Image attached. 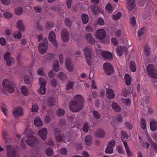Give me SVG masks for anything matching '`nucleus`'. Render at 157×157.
Instances as JSON below:
<instances>
[{
	"instance_id": "f257e3e1",
	"label": "nucleus",
	"mask_w": 157,
	"mask_h": 157,
	"mask_svg": "<svg viewBox=\"0 0 157 157\" xmlns=\"http://www.w3.org/2000/svg\"><path fill=\"white\" fill-rule=\"evenodd\" d=\"M74 100H72L69 103L70 110L76 112L81 110L84 107L83 98L80 94H77L74 97Z\"/></svg>"
},
{
	"instance_id": "f03ea898",
	"label": "nucleus",
	"mask_w": 157,
	"mask_h": 157,
	"mask_svg": "<svg viewBox=\"0 0 157 157\" xmlns=\"http://www.w3.org/2000/svg\"><path fill=\"white\" fill-rule=\"evenodd\" d=\"M26 131L27 130L25 131L27 139L25 141L26 143L32 147H34L35 145L38 144L39 141L35 137L33 136V132L29 131L28 133H27Z\"/></svg>"
},
{
	"instance_id": "7ed1b4c3",
	"label": "nucleus",
	"mask_w": 157,
	"mask_h": 157,
	"mask_svg": "<svg viewBox=\"0 0 157 157\" xmlns=\"http://www.w3.org/2000/svg\"><path fill=\"white\" fill-rule=\"evenodd\" d=\"M147 72L149 77L151 78H157V70L153 64H149L147 67Z\"/></svg>"
},
{
	"instance_id": "20e7f679",
	"label": "nucleus",
	"mask_w": 157,
	"mask_h": 157,
	"mask_svg": "<svg viewBox=\"0 0 157 157\" xmlns=\"http://www.w3.org/2000/svg\"><path fill=\"white\" fill-rule=\"evenodd\" d=\"M83 51L86 57V63L89 66H90L91 64V53L92 51V49L90 47L86 46L85 48Z\"/></svg>"
},
{
	"instance_id": "39448f33",
	"label": "nucleus",
	"mask_w": 157,
	"mask_h": 157,
	"mask_svg": "<svg viewBox=\"0 0 157 157\" xmlns=\"http://www.w3.org/2000/svg\"><path fill=\"white\" fill-rule=\"evenodd\" d=\"M2 84L4 87L7 88L10 93L13 92V83L12 82L9 81L7 79H5L2 82Z\"/></svg>"
},
{
	"instance_id": "423d86ee",
	"label": "nucleus",
	"mask_w": 157,
	"mask_h": 157,
	"mask_svg": "<svg viewBox=\"0 0 157 157\" xmlns=\"http://www.w3.org/2000/svg\"><path fill=\"white\" fill-rule=\"evenodd\" d=\"M103 68L105 73L108 75H111L113 72V67L109 63H105L103 65Z\"/></svg>"
},
{
	"instance_id": "0eeeda50",
	"label": "nucleus",
	"mask_w": 157,
	"mask_h": 157,
	"mask_svg": "<svg viewBox=\"0 0 157 157\" xmlns=\"http://www.w3.org/2000/svg\"><path fill=\"white\" fill-rule=\"evenodd\" d=\"M47 40L46 38L44 39V42L40 43L38 46V50L40 53L43 54L46 52L47 49Z\"/></svg>"
},
{
	"instance_id": "6e6552de",
	"label": "nucleus",
	"mask_w": 157,
	"mask_h": 157,
	"mask_svg": "<svg viewBox=\"0 0 157 157\" xmlns=\"http://www.w3.org/2000/svg\"><path fill=\"white\" fill-rule=\"evenodd\" d=\"M4 57L6 61V64L9 66H11L14 61V59L11 56V54L10 52H7L5 53Z\"/></svg>"
},
{
	"instance_id": "1a4fd4ad",
	"label": "nucleus",
	"mask_w": 157,
	"mask_h": 157,
	"mask_svg": "<svg viewBox=\"0 0 157 157\" xmlns=\"http://www.w3.org/2000/svg\"><path fill=\"white\" fill-rule=\"evenodd\" d=\"M61 36L62 40L65 42L68 41L70 38V35L68 31L66 29H63L61 32Z\"/></svg>"
},
{
	"instance_id": "9d476101",
	"label": "nucleus",
	"mask_w": 157,
	"mask_h": 157,
	"mask_svg": "<svg viewBox=\"0 0 157 157\" xmlns=\"http://www.w3.org/2000/svg\"><path fill=\"white\" fill-rule=\"evenodd\" d=\"M95 35L97 39L100 40H102L104 39L105 36V32L103 29H98L96 31Z\"/></svg>"
},
{
	"instance_id": "9b49d317",
	"label": "nucleus",
	"mask_w": 157,
	"mask_h": 157,
	"mask_svg": "<svg viewBox=\"0 0 157 157\" xmlns=\"http://www.w3.org/2000/svg\"><path fill=\"white\" fill-rule=\"evenodd\" d=\"M56 35L53 31L50 32V41L53 45L57 48L58 46V42L56 40Z\"/></svg>"
},
{
	"instance_id": "f8f14e48",
	"label": "nucleus",
	"mask_w": 157,
	"mask_h": 157,
	"mask_svg": "<svg viewBox=\"0 0 157 157\" xmlns=\"http://www.w3.org/2000/svg\"><path fill=\"white\" fill-rule=\"evenodd\" d=\"M23 114V109L20 106H18L14 108L13 111V115L14 116L17 117L21 116Z\"/></svg>"
},
{
	"instance_id": "ddd939ff",
	"label": "nucleus",
	"mask_w": 157,
	"mask_h": 157,
	"mask_svg": "<svg viewBox=\"0 0 157 157\" xmlns=\"http://www.w3.org/2000/svg\"><path fill=\"white\" fill-rule=\"evenodd\" d=\"M7 155L8 157H16L17 152L9 146L7 147Z\"/></svg>"
},
{
	"instance_id": "4468645a",
	"label": "nucleus",
	"mask_w": 157,
	"mask_h": 157,
	"mask_svg": "<svg viewBox=\"0 0 157 157\" xmlns=\"http://www.w3.org/2000/svg\"><path fill=\"white\" fill-rule=\"evenodd\" d=\"M105 131L101 128L97 129L94 132V135L96 137L102 138L105 136Z\"/></svg>"
},
{
	"instance_id": "2eb2a0df",
	"label": "nucleus",
	"mask_w": 157,
	"mask_h": 157,
	"mask_svg": "<svg viewBox=\"0 0 157 157\" xmlns=\"http://www.w3.org/2000/svg\"><path fill=\"white\" fill-rule=\"evenodd\" d=\"M47 134V131L46 128H44L40 130L38 132L39 136L44 140H45Z\"/></svg>"
},
{
	"instance_id": "dca6fc26",
	"label": "nucleus",
	"mask_w": 157,
	"mask_h": 157,
	"mask_svg": "<svg viewBox=\"0 0 157 157\" xmlns=\"http://www.w3.org/2000/svg\"><path fill=\"white\" fill-rule=\"evenodd\" d=\"M116 51L117 55L119 56H121L122 55L123 52H126L127 49L124 46L122 47L121 46H118L116 49Z\"/></svg>"
},
{
	"instance_id": "f3484780",
	"label": "nucleus",
	"mask_w": 157,
	"mask_h": 157,
	"mask_svg": "<svg viewBox=\"0 0 157 157\" xmlns=\"http://www.w3.org/2000/svg\"><path fill=\"white\" fill-rule=\"evenodd\" d=\"M101 56L104 59L107 60H111L113 58L112 54L109 52H103Z\"/></svg>"
},
{
	"instance_id": "a211bd4d",
	"label": "nucleus",
	"mask_w": 157,
	"mask_h": 157,
	"mask_svg": "<svg viewBox=\"0 0 157 157\" xmlns=\"http://www.w3.org/2000/svg\"><path fill=\"white\" fill-rule=\"evenodd\" d=\"M55 133L56 134V140L58 142H59L63 140L62 136L60 135H57L60 133H61V131L59 129L56 128L55 130Z\"/></svg>"
},
{
	"instance_id": "6ab92c4d",
	"label": "nucleus",
	"mask_w": 157,
	"mask_h": 157,
	"mask_svg": "<svg viewBox=\"0 0 157 157\" xmlns=\"http://www.w3.org/2000/svg\"><path fill=\"white\" fill-rule=\"evenodd\" d=\"M65 64L68 71L70 72H72L73 70V67L71 60L70 59H67L65 61Z\"/></svg>"
},
{
	"instance_id": "aec40b11",
	"label": "nucleus",
	"mask_w": 157,
	"mask_h": 157,
	"mask_svg": "<svg viewBox=\"0 0 157 157\" xmlns=\"http://www.w3.org/2000/svg\"><path fill=\"white\" fill-rule=\"evenodd\" d=\"M127 7L129 11L132 10L135 6V0H127Z\"/></svg>"
},
{
	"instance_id": "412c9836",
	"label": "nucleus",
	"mask_w": 157,
	"mask_h": 157,
	"mask_svg": "<svg viewBox=\"0 0 157 157\" xmlns=\"http://www.w3.org/2000/svg\"><path fill=\"white\" fill-rule=\"evenodd\" d=\"M85 37L88 42L90 44H93L95 42L94 39L93 38L90 33L86 34L85 35Z\"/></svg>"
},
{
	"instance_id": "4be33fe9",
	"label": "nucleus",
	"mask_w": 157,
	"mask_h": 157,
	"mask_svg": "<svg viewBox=\"0 0 157 157\" xmlns=\"http://www.w3.org/2000/svg\"><path fill=\"white\" fill-rule=\"evenodd\" d=\"M112 107L113 110L117 112H120L121 108L119 104L114 102H113L112 104Z\"/></svg>"
},
{
	"instance_id": "5701e85b",
	"label": "nucleus",
	"mask_w": 157,
	"mask_h": 157,
	"mask_svg": "<svg viewBox=\"0 0 157 157\" xmlns=\"http://www.w3.org/2000/svg\"><path fill=\"white\" fill-rule=\"evenodd\" d=\"M115 94L113 90L111 89L107 90L106 96L109 99H113L115 97Z\"/></svg>"
},
{
	"instance_id": "b1692460",
	"label": "nucleus",
	"mask_w": 157,
	"mask_h": 157,
	"mask_svg": "<svg viewBox=\"0 0 157 157\" xmlns=\"http://www.w3.org/2000/svg\"><path fill=\"white\" fill-rule=\"evenodd\" d=\"M17 29L20 31H24L25 30L23 23L22 21L19 20L17 23Z\"/></svg>"
},
{
	"instance_id": "393cba45",
	"label": "nucleus",
	"mask_w": 157,
	"mask_h": 157,
	"mask_svg": "<svg viewBox=\"0 0 157 157\" xmlns=\"http://www.w3.org/2000/svg\"><path fill=\"white\" fill-rule=\"evenodd\" d=\"M150 126L152 131H155L157 129V122L156 121H151Z\"/></svg>"
},
{
	"instance_id": "a878e982",
	"label": "nucleus",
	"mask_w": 157,
	"mask_h": 157,
	"mask_svg": "<svg viewBox=\"0 0 157 157\" xmlns=\"http://www.w3.org/2000/svg\"><path fill=\"white\" fill-rule=\"evenodd\" d=\"M124 78L126 85L128 86H129L131 84L132 81L130 75L128 74H125Z\"/></svg>"
},
{
	"instance_id": "bb28decb",
	"label": "nucleus",
	"mask_w": 157,
	"mask_h": 157,
	"mask_svg": "<svg viewBox=\"0 0 157 157\" xmlns=\"http://www.w3.org/2000/svg\"><path fill=\"white\" fill-rule=\"evenodd\" d=\"M53 69L54 71L58 72L59 70V62L58 60H56L53 64Z\"/></svg>"
},
{
	"instance_id": "cd10ccee",
	"label": "nucleus",
	"mask_w": 157,
	"mask_h": 157,
	"mask_svg": "<svg viewBox=\"0 0 157 157\" xmlns=\"http://www.w3.org/2000/svg\"><path fill=\"white\" fill-rule=\"evenodd\" d=\"M144 52L145 54L147 56H149L150 54V49L149 47L146 44L144 47Z\"/></svg>"
},
{
	"instance_id": "c85d7f7f",
	"label": "nucleus",
	"mask_w": 157,
	"mask_h": 157,
	"mask_svg": "<svg viewBox=\"0 0 157 157\" xmlns=\"http://www.w3.org/2000/svg\"><path fill=\"white\" fill-rule=\"evenodd\" d=\"M85 142L87 145L90 146L91 145L92 142V137L91 136L88 135L86 136Z\"/></svg>"
},
{
	"instance_id": "c756f323",
	"label": "nucleus",
	"mask_w": 157,
	"mask_h": 157,
	"mask_svg": "<svg viewBox=\"0 0 157 157\" xmlns=\"http://www.w3.org/2000/svg\"><path fill=\"white\" fill-rule=\"evenodd\" d=\"M34 122L36 127L41 126L43 124L42 121L39 117L36 118L34 120Z\"/></svg>"
},
{
	"instance_id": "7c9ffc66",
	"label": "nucleus",
	"mask_w": 157,
	"mask_h": 157,
	"mask_svg": "<svg viewBox=\"0 0 157 157\" xmlns=\"http://www.w3.org/2000/svg\"><path fill=\"white\" fill-rule=\"evenodd\" d=\"M130 68L131 70L133 72H135L136 71V65L134 61H131L130 62Z\"/></svg>"
},
{
	"instance_id": "2f4dec72",
	"label": "nucleus",
	"mask_w": 157,
	"mask_h": 157,
	"mask_svg": "<svg viewBox=\"0 0 157 157\" xmlns=\"http://www.w3.org/2000/svg\"><path fill=\"white\" fill-rule=\"evenodd\" d=\"M82 19L84 24H86L87 23L89 20L88 16L85 14H82Z\"/></svg>"
},
{
	"instance_id": "473e14b6",
	"label": "nucleus",
	"mask_w": 157,
	"mask_h": 157,
	"mask_svg": "<svg viewBox=\"0 0 157 157\" xmlns=\"http://www.w3.org/2000/svg\"><path fill=\"white\" fill-rule=\"evenodd\" d=\"M106 11L109 13H111L113 11V7L110 4H108L106 6Z\"/></svg>"
},
{
	"instance_id": "72a5a7b5",
	"label": "nucleus",
	"mask_w": 157,
	"mask_h": 157,
	"mask_svg": "<svg viewBox=\"0 0 157 157\" xmlns=\"http://www.w3.org/2000/svg\"><path fill=\"white\" fill-rule=\"evenodd\" d=\"M21 92L22 94L25 96L27 95L28 90L27 88L25 86H22L21 88Z\"/></svg>"
},
{
	"instance_id": "f704fd0d",
	"label": "nucleus",
	"mask_w": 157,
	"mask_h": 157,
	"mask_svg": "<svg viewBox=\"0 0 157 157\" xmlns=\"http://www.w3.org/2000/svg\"><path fill=\"white\" fill-rule=\"evenodd\" d=\"M121 101L124 103L125 105L128 106H130L131 105V100L129 98L125 99L124 98H122L121 99Z\"/></svg>"
},
{
	"instance_id": "c9c22d12",
	"label": "nucleus",
	"mask_w": 157,
	"mask_h": 157,
	"mask_svg": "<svg viewBox=\"0 0 157 157\" xmlns=\"http://www.w3.org/2000/svg\"><path fill=\"white\" fill-rule=\"evenodd\" d=\"M46 92V88L45 86H40L39 89L38 90V93L41 94H45Z\"/></svg>"
},
{
	"instance_id": "e433bc0d",
	"label": "nucleus",
	"mask_w": 157,
	"mask_h": 157,
	"mask_svg": "<svg viewBox=\"0 0 157 157\" xmlns=\"http://www.w3.org/2000/svg\"><path fill=\"white\" fill-rule=\"evenodd\" d=\"M140 127L143 129H145L146 127V122L145 119L141 118L140 120Z\"/></svg>"
},
{
	"instance_id": "4c0bfd02",
	"label": "nucleus",
	"mask_w": 157,
	"mask_h": 157,
	"mask_svg": "<svg viewBox=\"0 0 157 157\" xmlns=\"http://www.w3.org/2000/svg\"><path fill=\"white\" fill-rule=\"evenodd\" d=\"M58 78L62 80H64L67 78L66 75L63 72H60L58 75Z\"/></svg>"
},
{
	"instance_id": "58836bf2",
	"label": "nucleus",
	"mask_w": 157,
	"mask_h": 157,
	"mask_svg": "<svg viewBox=\"0 0 157 157\" xmlns=\"http://www.w3.org/2000/svg\"><path fill=\"white\" fill-rule=\"evenodd\" d=\"M65 112V111L61 108H59L56 112L57 115L59 117L63 116Z\"/></svg>"
},
{
	"instance_id": "ea45409f",
	"label": "nucleus",
	"mask_w": 157,
	"mask_h": 157,
	"mask_svg": "<svg viewBox=\"0 0 157 157\" xmlns=\"http://www.w3.org/2000/svg\"><path fill=\"white\" fill-rule=\"evenodd\" d=\"M39 109V107L38 105L35 103L33 104L32 109L31 111L33 112H37Z\"/></svg>"
},
{
	"instance_id": "a19ab883",
	"label": "nucleus",
	"mask_w": 157,
	"mask_h": 157,
	"mask_svg": "<svg viewBox=\"0 0 157 157\" xmlns=\"http://www.w3.org/2000/svg\"><path fill=\"white\" fill-rule=\"evenodd\" d=\"M92 113L94 117L97 119H99L101 117V114L98 111L94 110Z\"/></svg>"
},
{
	"instance_id": "79ce46f5",
	"label": "nucleus",
	"mask_w": 157,
	"mask_h": 157,
	"mask_svg": "<svg viewBox=\"0 0 157 157\" xmlns=\"http://www.w3.org/2000/svg\"><path fill=\"white\" fill-rule=\"evenodd\" d=\"M105 152L106 154H111L113 152V148L107 146L105 149Z\"/></svg>"
},
{
	"instance_id": "37998d69",
	"label": "nucleus",
	"mask_w": 157,
	"mask_h": 157,
	"mask_svg": "<svg viewBox=\"0 0 157 157\" xmlns=\"http://www.w3.org/2000/svg\"><path fill=\"white\" fill-rule=\"evenodd\" d=\"M144 97L143 98V100H145L146 101H148L149 100V96L147 94V91L146 90H144L143 92V94H142Z\"/></svg>"
},
{
	"instance_id": "c03bdc74",
	"label": "nucleus",
	"mask_w": 157,
	"mask_h": 157,
	"mask_svg": "<svg viewBox=\"0 0 157 157\" xmlns=\"http://www.w3.org/2000/svg\"><path fill=\"white\" fill-rule=\"evenodd\" d=\"M116 142L114 140H112L108 142L107 144V146L113 148L115 145Z\"/></svg>"
},
{
	"instance_id": "a18cd8bd",
	"label": "nucleus",
	"mask_w": 157,
	"mask_h": 157,
	"mask_svg": "<svg viewBox=\"0 0 157 157\" xmlns=\"http://www.w3.org/2000/svg\"><path fill=\"white\" fill-rule=\"evenodd\" d=\"M39 84L40 86H45L46 85V81L44 78H40L39 79Z\"/></svg>"
},
{
	"instance_id": "49530a36",
	"label": "nucleus",
	"mask_w": 157,
	"mask_h": 157,
	"mask_svg": "<svg viewBox=\"0 0 157 157\" xmlns=\"http://www.w3.org/2000/svg\"><path fill=\"white\" fill-rule=\"evenodd\" d=\"M121 15V13L120 12H118L116 14L113 15V19L115 20H116L119 19Z\"/></svg>"
},
{
	"instance_id": "de8ad7c7",
	"label": "nucleus",
	"mask_w": 157,
	"mask_h": 157,
	"mask_svg": "<svg viewBox=\"0 0 157 157\" xmlns=\"http://www.w3.org/2000/svg\"><path fill=\"white\" fill-rule=\"evenodd\" d=\"M23 11V8L22 7H18L15 9L14 11L16 14L19 15L21 14Z\"/></svg>"
},
{
	"instance_id": "09e8293b",
	"label": "nucleus",
	"mask_w": 157,
	"mask_h": 157,
	"mask_svg": "<svg viewBox=\"0 0 157 157\" xmlns=\"http://www.w3.org/2000/svg\"><path fill=\"white\" fill-rule=\"evenodd\" d=\"M121 139H126L128 138V136L126 132L122 131L121 133Z\"/></svg>"
},
{
	"instance_id": "8fccbe9b",
	"label": "nucleus",
	"mask_w": 157,
	"mask_h": 157,
	"mask_svg": "<svg viewBox=\"0 0 157 157\" xmlns=\"http://www.w3.org/2000/svg\"><path fill=\"white\" fill-rule=\"evenodd\" d=\"M89 128L88 124L86 122L85 123L83 126L82 130L85 132H87L88 131V129Z\"/></svg>"
},
{
	"instance_id": "3c124183",
	"label": "nucleus",
	"mask_w": 157,
	"mask_h": 157,
	"mask_svg": "<svg viewBox=\"0 0 157 157\" xmlns=\"http://www.w3.org/2000/svg\"><path fill=\"white\" fill-rule=\"evenodd\" d=\"M73 82H72L69 81L66 85V89L69 90L71 89L73 87Z\"/></svg>"
},
{
	"instance_id": "603ef678",
	"label": "nucleus",
	"mask_w": 157,
	"mask_h": 157,
	"mask_svg": "<svg viewBox=\"0 0 157 157\" xmlns=\"http://www.w3.org/2000/svg\"><path fill=\"white\" fill-rule=\"evenodd\" d=\"M65 22L66 25L68 27H70L72 24L71 21L68 18L65 19Z\"/></svg>"
},
{
	"instance_id": "864d4df0",
	"label": "nucleus",
	"mask_w": 157,
	"mask_h": 157,
	"mask_svg": "<svg viewBox=\"0 0 157 157\" xmlns=\"http://www.w3.org/2000/svg\"><path fill=\"white\" fill-rule=\"evenodd\" d=\"M60 153L62 155H66L67 153V150L65 147L61 148L60 150Z\"/></svg>"
},
{
	"instance_id": "5fc2aeb1",
	"label": "nucleus",
	"mask_w": 157,
	"mask_h": 157,
	"mask_svg": "<svg viewBox=\"0 0 157 157\" xmlns=\"http://www.w3.org/2000/svg\"><path fill=\"white\" fill-rule=\"evenodd\" d=\"M22 36L21 33L20 32L17 33H15L13 34V37L15 38L20 39Z\"/></svg>"
},
{
	"instance_id": "6e6d98bb",
	"label": "nucleus",
	"mask_w": 157,
	"mask_h": 157,
	"mask_svg": "<svg viewBox=\"0 0 157 157\" xmlns=\"http://www.w3.org/2000/svg\"><path fill=\"white\" fill-rule=\"evenodd\" d=\"M125 126L129 129H132L133 128V125L129 122L126 121L125 124Z\"/></svg>"
},
{
	"instance_id": "4d7b16f0",
	"label": "nucleus",
	"mask_w": 157,
	"mask_h": 157,
	"mask_svg": "<svg viewBox=\"0 0 157 157\" xmlns=\"http://www.w3.org/2000/svg\"><path fill=\"white\" fill-rule=\"evenodd\" d=\"M117 149L118 152L121 154H123L124 153V151L123 147L120 145L117 147Z\"/></svg>"
},
{
	"instance_id": "13d9d810",
	"label": "nucleus",
	"mask_w": 157,
	"mask_h": 157,
	"mask_svg": "<svg viewBox=\"0 0 157 157\" xmlns=\"http://www.w3.org/2000/svg\"><path fill=\"white\" fill-rule=\"evenodd\" d=\"M30 78L29 76L25 75L24 78V81L25 83L27 84H29L30 83Z\"/></svg>"
},
{
	"instance_id": "bf43d9fd",
	"label": "nucleus",
	"mask_w": 157,
	"mask_h": 157,
	"mask_svg": "<svg viewBox=\"0 0 157 157\" xmlns=\"http://www.w3.org/2000/svg\"><path fill=\"white\" fill-rule=\"evenodd\" d=\"M4 16L6 18H9L12 16V14L8 12H5L3 13Z\"/></svg>"
},
{
	"instance_id": "052dcab7",
	"label": "nucleus",
	"mask_w": 157,
	"mask_h": 157,
	"mask_svg": "<svg viewBox=\"0 0 157 157\" xmlns=\"http://www.w3.org/2000/svg\"><path fill=\"white\" fill-rule=\"evenodd\" d=\"M2 135L4 139L6 140V139L8 136V133L5 131H2Z\"/></svg>"
},
{
	"instance_id": "680f3d73",
	"label": "nucleus",
	"mask_w": 157,
	"mask_h": 157,
	"mask_svg": "<svg viewBox=\"0 0 157 157\" xmlns=\"http://www.w3.org/2000/svg\"><path fill=\"white\" fill-rule=\"evenodd\" d=\"M51 84L53 87H56L57 85V82L55 78H52L51 81Z\"/></svg>"
},
{
	"instance_id": "e2e57ef3",
	"label": "nucleus",
	"mask_w": 157,
	"mask_h": 157,
	"mask_svg": "<svg viewBox=\"0 0 157 157\" xmlns=\"http://www.w3.org/2000/svg\"><path fill=\"white\" fill-rule=\"evenodd\" d=\"M50 106L55 104L56 101L55 99L53 98L50 97Z\"/></svg>"
},
{
	"instance_id": "0e129e2a",
	"label": "nucleus",
	"mask_w": 157,
	"mask_h": 157,
	"mask_svg": "<svg viewBox=\"0 0 157 157\" xmlns=\"http://www.w3.org/2000/svg\"><path fill=\"white\" fill-rule=\"evenodd\" d=\"M6 40L3 37L0 38V44L2 46H5L6 44Z\"/></svg>"
},
{
	"instance_id": "69168bd1",
	"label": "nucleus",
	"mask_w": 157,
	"mask_h": 157,
	"mask_svg": "<svg viewBox=\"0 0 157 157\" xmlns=\"http://www.w3.org/2000/svg\"><path fill=\"white\" fill-rule=\"evenodd\" d=\"M34 9L35 11L38 13H40L41 11V8L40 6H36L34 7Z\"/></svg>"
},
{
	"instance_id": "338daca9",
	"label": "nucleus",
	"mask_w": 157,
	"mask_h": 157,
	"mask_svg": "<svg viewBox=\"0 0 157 157\" xmlns=\"http://www.w3.org/2000/svg\"><path fill=\"white\" fill-rule=\"evenodd\" d=\"M130 22L132 26H135L136 24L135 17H132L130 19Z\"/></svg>"
},
{
	"instance_id": "774afa93",
	"label": "nucleus",
	"mask_w": 157,
	"mask_h": 157,
	"mask_svg": "<svg viewBox=\"0 0 157 157\" xmlns=\"http://www.w3.org/2000/svg\"><path fill=\"white\" fill-rule=\"evenodd\" d=\"M147 2V0H139V5L143 7L144 5V4Z\"/></svg>"
}]
</instances>
